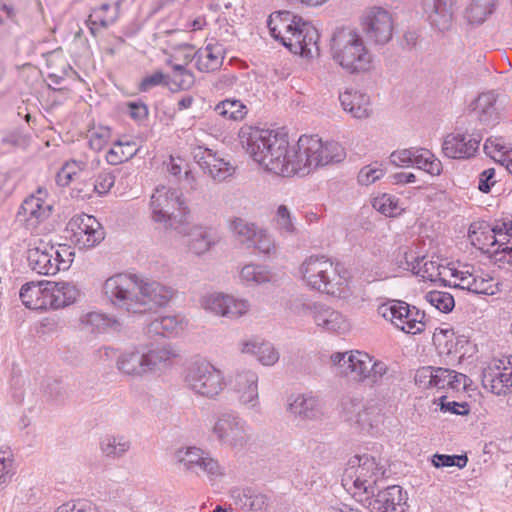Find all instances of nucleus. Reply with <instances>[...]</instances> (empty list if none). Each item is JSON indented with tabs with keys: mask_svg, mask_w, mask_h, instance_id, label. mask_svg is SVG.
Instances as JSON below:
<instances>
[{
	"mask_svg": "<svg viewBox=\"0 0 512 512\" xmlns=\"http://www.w3.org/2000/svg\"><path fill=\"white\" fill-rule=\"evenodd\" d=\"M498 95L494 91L481 93L474 102L478 120L487 127L496 126L501 120V109L497 105Z\"/></svg>",
	"mask_w": 512,
	"mask_h": 512,
	"instance_id": "nucleus-26",
	"label": "nucleus"
},
{
	"mask_svg": "<svg viewBox=\"0 0 512 512\" xmlns=\"http://www.w3.org/2000/svg\"><path fill=\"white\" fill-rule=\"evenodd\" d=\"M288 410L304 420H315L322 415V403L311 393L299 394L289 403Z\"/></svg>",
	"mask_w": 512,
	"mask_h": 512,
	"instance_id": "nucleus-30",
	"label": "nucleus"
},
{
	"mask_svg": "<svg viewBox=\"0 0 512 512\" xmlns=\"http://www.w3.org/2000/svg\"><path fill=\"white\" fill-rule=\"evenodd\" d=\"M344 158V148L338 142L324 143L316 135H303L295 144L289 145L284 177L305 176L320 166L338 163Z\"/></svg>",
	"mask_w": 512,
	"mask_h": 512,
	"instance_id": "nucleus-2",
	"label": "nucleus"
},
{
	"mask_svg": "<svg viewBox=\"0 0 512 512\" xmlns=\"http://www.w3.org/2000/svg\"><path fill=\"white\" fill-rule=\"evenodd\" d=\"M379 467L374 457L369 455L355 456L348 462L345 469L343 482H350L357 490L374 494V486L377 482Z\"/></svg>",
	"mask_w": 512,
	"mask_h": 512,
	"instance_id": "nucleus-13",
	"label": "nucleus"
},
{
	"mask_svg": "<svg viewBox=\"0 0 512 512\" xmlns=\"http://www.w3.org/2000/svg\"><path fill=\"white\" fill-rule=\"evenodd\" d=\"M168 63L171 64L173 69L170 82L181 90L189 89L195 81L193 73L186 69L184 65L172 64L171 61Z\"/></svg>",
	"mask_w": 512,
	"mask_h": 512,
	"instance_id": "nucleus-56",
	"label": "nucleus"
},
{
	"mask_svg": "<svg viewBox=\"0 0 512 512\" xmlns=\"http://www.w3.org/2000/svg\"><path fill=\"white\" fill-rule=\"evenodd\" d=\"M81 329L89 333H103L108 328L118 329L120 326L116 319L110 318L100 312H88L80 318Z\"/></svg>",
	"mask_w": 512,
	"mask_h": 512,
	"instance_id": "nucleus-42",
	"label": "nucleus"
},
{
	"mask_svg": "<svg viewBox=\"0 0 512 512\" xmlns=\"http://www.w3.org/2000/svg\"><path fill=\"white\" fill-rule=\"evenodd\" d=\"M331 56L349 74H363L373 69V54L358 31L351 27H340L333 32Z\"/></svg>",
	"mask_w": 512,
	"mask_h": 512,
	"instance_id": "nucleus-4",
	"label": "nucleus"
},
{
	"mask_svg": "<svg viewBox=\"0 0 512 512\" xmlns=\"http://www.w3.org/2000/svg\"><path fill=\"white\" fill-rule=\"evenodd\" d=\"M384 175V170L377 163L364 166L358 173L357 180L361 185L368 186L379 180Z\"/></svg>",
	"mask_w": 512,
	"mask_h": 512,
	"instance_id": "nucleus-59",
	"label": "nucleus"
},
{
	"mask_svg": "<svg viewBox=\"0 0 512 512\" xmlns=\"http://www.w3.org/2000/svg\"><path fill=\"white\" fill-rule=\"evenodd\" d=\"M130 448L131 442L124 435H106L100 441L102 454L110 459L123 457Z\"/></svg>",
	"mask_w": 512,
	"mask_h": 512,
	"instance_id": "nucleus-43",
	"label": "nucleus"
},
{
	"mask_svg": "<svg viewBox=\"0 0 512 512\" xmlns=\"http://www.w3.org/2000/svg\"><path fill=\"white\" fill-rule=\"evenodd\" d=\"M291 24L287 25L284 36L279 41L294 54L306 57H313L314 53L318 54L319 33L317 29L297 15Z\"/></svg>",
	"mask_w": 512,
	"mask_h": 512,
	"instance_id": "nucleus-11",
	"label": "nucleus"
},
{
	"mask_svg": "<svg viewBox=\"0 0 512 512\" xmlns=\"http://www.w3.org/2000/svg\"><path fill=\"white\" fill-rule=\"evenodd\" d=\"M184 380L191 391L209 399H214L225 387L222 372L206 360L192 362Z\"/></svg>",
	"mask_w": 512,
	"mask_h": 512,
	"instance_id": "nucleus-7",
	"label": "nucleus"
},
{
	"mask_svg": "<svg viewBox=\"0 0 512 512\" xmlns=\"http://www.w3.org/2000/svg\"><path fill=\"white\" fill-rule=\"evenodd\" d=\"M251 247H254L259 252L266 255L275 254L276 252L274 239L267 230L263 228H260L255 240H253V244H251Z\"/></svg>",
	"mask_w": 512,
	"mask_h": 512,
	"instance_id": "nucleus-58",
	"label": "nucleus"
},
{
	"mask_svg": "<svg viewBox=\"0 0 512 512\" xmlns=\"http://www.w3.org/2000/svg\"><path fill=\"white\" fill-rule=\"evenodd\" d=\"M111 138V130L108 127H99L91 132L89 146L94 151H101Z\"/></svg>",
	"mask_w": 512,
	"mask_h": 512,
	"instance_id": "nucleus-61",
	"label": "nucleus"
},
{
	"mask_svg": "<svg viewBox=\"0 0 512 512\" xmlns=\"http://www.w3.org/2000/svg\"><path fill=\"white\" fill-rule=\"evenodd\" d=\"M414 153H417L416 148H408L396 150L391 153L390 162L398 167L413 166Z\"/></svg>",
	"mask_w": 512,
	"mask_h": 512,
	"instance_id": "nucleus-62",
	"label": "nucleus"
},
{
	"mask_svg": "<svg viewBox=\"0 0 512 512\" xmlns=\"http://www.w3.org/2000/svg\"><path fill=\"white\" fill-rule=\"evenodd\" d=\"M73 257L74 252L69 245H53L42 240L27 250L29 267L40 275H55L69 269Z\"/></svg>",
	"mask_w": 512,
	"mask_h": 512,
	"instance_id": "nucleus-6",
	"label": "nucleus"
},
{
	"mask_svg": "<svg viewBox=\"0 0 512 512\" xmlns=\"http://www.w3.org/2000/svg\"><path fill=\"white\" fill-rule=\"evenodd\" d=\"M331 362L338 373L364 382L371 368L372 357L361 351L336 352L331 355Z\"/></svg>",
	"mask_w": 512,
	"mask_h": 512,
	"instance_id": "nucleus-21",
	"label": "nucleus"
},
{
	"mask_svg": "<svg viewBox=\"0 0 512 512\" xmlns=\"http://www.w3.org/2000/svg\"><path fill=\"white\" fill-rule=\"evenodd\" d=\"M230 383L242 407L254 412L260 411L258 375L255 371H238L230 380Z\"/></svg>",
	"mask_w": 512,
	"mask_h": 512,
	"instance_id": "nucleus-19",
	"label": "nucleus"
},
{
	"mask_svg": "<svg viewBox=\"0 0 512 512\" xmlns=\"http://www.w3.org/2000/svg\"><path fill=\"white\" fill-rule=\"evenodd\" d=\"M468 458L466 455H446L434 454L432 457V464L436 468L456 466L460 469L467 465Z\"/></svg>",
	"mask_w": 512,
	"mask_h": 512,
	"instance_id": "nucleus-57",
	"label": "nucleus"
},
{
	"mask_svg": "<svg viewBox=\"0 0 512 512\" xmlns=\"http://www.w3.org/2000/svg\"><path fill=\"white\" fill-rule=\"evenodd\" d=\"M377 312L385 320L407 334L416 335L425 330L424 311L404 301L389 300L379 305Z\"/></svg>",
	"mask_w": 512,
	"mask_h": 512,
	"instance_id": "nucleus-9",
	"label": "nucleus"
},
{
	"mask_svg": "<svg viewBox=\"0 0 512 512\" xmlns=\"http://www.w3.org/2000/svg\"><path fill=\"white\" fill-rule=\"evenodd\" d=\"M393 378L388 366L382 361L371 362V368L365 375V381L370 386L388 383Z\"/></svg>",
	"mask_w": 512,
	"mask_h": 512,
	"instance_id": "nucleus-54",
	"label": "nucleus"
},
{
	"mask_svg": "<svg viewBox=\"0 0 512 512\" xmlns=\"http://www.w3.org/2000/svg\"><path fill=\"white\" fill-rule=\"evenodd\" d=\"M275 220L279 230L285 233H293L295 231L294 224L291 220V215L285 205H280L277 208Z\"/></svg>",
	"mask_w": 512,
	"mask_h": 512,
	"instance_id": "nucleus-64",
	"label": "nucleus"
},
{
	"mask_svg": "<svg viewBox=\"0 0 512 512\" xmlns=\"http://www.w3.org/2000/svg\"><path fill=\"white\" fill-rule=\"evenodd\" d=\"M22 303L29 309L47 310L46 283L29 282L24 284L19 293Z\"/></svg>",
	"mask_w": 512,
	"mask_h": 512,
	"instance_id": "nucleus-38",
	"label": "nucleus"
},
{
	"mask_svg": "<svg viewBox=\"0 0 512 512\" xmlns=\"http://www.w3.org/2000/svg\"><path fill=\"white\" fill-rule=\"evenodd\" d=\"M342 406L347 421L354 422L362 428L373 427L372 415L377 412V408L366 407L361 400L356 398L343 402Z\"/></svg>",
	"mask_w": 512,
	"mask_h": 512,
	"instance_id": "nucleus-37",
	"label": "nucleus"
},
{
	"mask_svg": "<svg viewBox=\"0 0 512 512\" xmlns=\"http://www.w3.org/2000/svg\"><path fill=\"white\" fill-rule=\"evenodd\" d=\"M339 100L343 109L354 118H367L372 112L370 97L364 92L347 89L340 94Z\"/></svg>",
	"mask_w": 512,
	"mask_h": 512,
	"instance_id": "nucleus-28",
	"label": "nucleus"
},
{
	"mask_svg": "<svg viewBox=\"0 0 512 512\" xmlns=\"http://www.w3.org/2000/svg\"><path fill=\"white\" fill-rule=\"evenodd\" d=\"M186 323L179 315H167L151 321L146 327L149 336L159 335L169 337L179 334L184 330Z\"/></svg>",
	"mask_w": 512,
	"mask_h": 512,
	"instance_id": "nucleus-36",
	"label": "nucleus"
},
{
	"mask_svg": "<svg viewBox=\"0 0 512 512\" xmlns=\"http://www.w3.org/2000/svg\"><path fill=\"white\" fill-rule=\"evenodd\" d=\"M306 285L313 290L335 295L347 284L348 272L326 256H310L300 267Z\"/></svg>",
	"mask_w": 512,
	"mask_h": 512,
	"instance_id": "nucleus-5",
	"label": "nucleus"
},
{
	"mask_svg": "<svg viewBox=\"0 0 512 512\" xmlns=\"http://www.w3.org/2000/svg\"><path fill=\"white\" fill-rule=\"evenodd\" d=\"M238 349L242 354L250 355L256 354L257 349H262L263 352H268L267 356H262L260 358V363L265 366H272L279 359V353L271 343L262 341L255 337L241 340L238 343Z\"/></svg>",
	"mask_w": 512,
	"mask_h": 512,
	"instance_id": "nucleus-39",
	"label": "nucleus"
},
{
	"mask_svg": "<svg viewBox=\"0 0 512 512\" xmlns=\"http://www.w3.org/2000/svg\"><path fill=\"white\" fill-rule=\"evenodd\" d=\"M225 55V49L217 41L208 43L205 47L199 49L193 59L195 66L201 72H213L222 66Z\"/></svg>",
	"mask_w": 512,
	"mask_h": 512,
	"instance_id": "nucleus-29",
	"label": "nucleus"
},
{
	"mask_svg": "<svg viewBox=\"0 0 512 512\" xmlns=\"http://www.w3.org/2000/svg\"><path fill=\"white\" fill-rule=\"evenodd\" d=\"M183 205L184 201L177 189L158 186L150 200L152 218L155 222L165 223L166 227H172L171 216L175 209H182Z\"/></svg>",
	"mask_w": 512,
	"mask_h": 512,
	"instance_id": "nucleus-17",
	"label": "nucleus"
},
{
	"mask_svg": "<svg viewBox=\"0 0 512 512\" xmlns=\"http://www.w3.org/2000/svg\"><path fill=\"white\" fill-rule=\"evenodd\" d=\"M436 367L424 366L419 368L415 374V383L424 389L434 387Z\"/></svg>",
	"mask_w": 512,
	"mask_h": 512,
	"instance_id": "nucleus-63",
	"label": "nucleus"
},
{
	"mask_svg": "<svg viewBox=\"0 0 512 512\" xmlns=\"http://www.w3.org/2000/svg\"><path fill=\"white\" fill-rule=\"evenodd\" d=\"M137 152L138 147L135 142L118 140L107 152L106 160L111 165H118L134 157Z\"/></svg>",
	"mask_w": 512,
	"mask_h": 512,
	"instance_id": "nucleus-47",
	"label": "nucleus"
},
{
	"mask_svg": "<svg viewBox=\"0 0 512 512\" xmlns=\"http://www.w3.org/2000/svg\"><path fill=\"white\" fill-rule=\"evenodd\" d=\"M293 19H296V15L290 11L272 13L267 20L271 36L279 41L284 36V30L287 28V25H292Z\"/></svg>",
	"mask_w": 512,
	"mask_h": 512,
	"instance_id": "nucleus-50",
	"label": "nucleus"
},
{
	"mask_svg": "<svg viewBox=\"0 0 512 512\" xmlns=\"http://www.w3.org/2000/svg\"><path fill=\"white\" fill-rule=\"evenodd\" d=\"M142 352L147 374L171 366L174 359L179 356L177 350L170 345L142 349Z\"/></svg>",
	"mask_w": 512,
	"mask_h": 512,
	"instance_id": "nucleus-31",
	"label": "nucleus"
},
{
	"mask_svg": "<svg viewBox=\"0 0 512 512\" xmlns=\"http://www.w3.org/2000/svg\"><path fill=\"white\" fill-rule=\"evenodd\" d=\"M52 211L53 204L49 201L48 190L39 187L23 200L16 214V222L26 230L36 232L51 216Z\"/></svg>",
	"mask_w": 512,
	"mask_h": 512,
	"instance_id": "nucleus-12",
	"label": "nucleus"
},
{
	"mask_svg": "<svg viewBox=\"0 0 512 512\" xmlns=\"http://www.w3.org/2000/svg\"><path fill=\"white\" fill-rule=\"evenodd\" d=\"M410 267V271L423 280H429L431 282L440 281L443 285L447 286L446 280L441 278V266L437 262L425 258L420 264Z\"/></svg>",
	"mask_w": 512,
	"mask_h": 512,
	"instance_id": "nucleus-52",
	"label": "nucleus"
},
{
	"mask_svg": "<svg viewBox=\"0 0 512 512\" xmlns=\"http://www.w3.org/2000/svg\"><path fill=\"white\" fill-rule=\"evenodd\" d=\"M483 149L485 153L492 158H495L494 153H500L503 158L512 149L502 137H489L486 139Z\"/></svg>",
	"mask_w": 512,
	"mask_h": 512,
	"instance_id": "nucleus-60",
	"label": "nucleus"
},
{
	"mask_svg": "<svg viewBox=\"0 0 512 512\" xmlns=\"http://www.w3.org/2000/svg\"><path fill=\"white\" fill-rule=\"evenodd\" d=\"M477 224H471L469 228V238L473 245H476V242L481 243L483 245L487 244L486 242H490L491 245H498L497 251L501 250L500 243H508V245H512V221L510 222H502L501 224H497L494 228H492L485 236V242L481 241V238L476 231Z\"/></svg>",
	"mask_w": 512,
	"mask_h": 512,
	"instance_id": "nucleus-33",
	"label": "nucleus"
},
{
	"mask_svg": "<svg viewBox=\"0 0 512 512\" xmlns=\"http://www.w3.org/2000/svg\"><path fill=\"white\" fill-rule=\"evenodd\" d=\"M212 433L221 445L237 451L242 450L251 439L249 424L235 411L219 413Z\"/></svg>",
	"mask_w": 512,
	"mask_h": 512,
	"instance_id": "nucleus-8",
	"label": "nucleus"
},
{
	"mask_svg": "<svg viewBox=\"0 0 512 512\" xmlns=\"http://www.w3.org/2000/svg\"><path fill=\"white\" fill-rule=\"evenodd\" d=\"M425 299L443 313L451 312L455 306L454 297L450 293L444 291H430L426 294Z\"/></svg>",
	"mask_w": 512,
	"mask_h": 512,
	"instance_id": "nucleus-55",
	"label": "nucleus"
},
{
	"mask_svg": "<svg viewBox=\"0 0 512 512\" xmlns=\"http://www.w3.org/2000/svg\"><path fill=\"white\" fill-rule=\"evenodd\" d=\"M497 0H469L464 17L470 24H482L496 7Z\"/></svg>",
	"mask_w": 512,
	"mask_h": 512,
	"instance_id": "nucleus-44",
	"label": "nucleus"
},
{
	"mask_svg": "<svg viewBox=\"0 0 512 512\" xmlns=\"http://www.w3.org/2000/svg\"><path fill=\"white\" fill-rule=\"evenodd\" d=\"M188 236V248L197 256L208 252L219 241V238L213 233L211 228L202 226L191 227Z\"/></svg>",
	"mask_w": 512,
	"mask_h": 512,
	"instance_id": "nucleus-35",
	"label": "nucleus"
},
{
	"mask_svg": "<svg viewBox=\"0 0 512 512\" xmlns=\"http://www.w3.org/2000/svg\"><path fill=\"white\" fill-rule=\"evenodd\" d=\"M116 366L127 376L139 378L147 374L142 349L134 348L124 351L118 356Z\"/></svg>",
	"mask_w": 512,
	"mask_h": 512,
	"instance_id": "nucleus-34",
	"label": "nucleus"
},
{
	"mask_svg": "<svg viewBox=\"0 0 512 512\" xmlns=\"http://www.w3.org/2000/svg\"><path fill=\"white\" fill-rule=\"evenodd\" d=\"M361 25L367 38L377 45H384L392 39V15L382 7L367 8L362 14Z\"/></svg>",
	"mask_w": 512,
	"mask_h": 512,
	"instance_id": "nucleus-14",
	"label": "nucleus"
},
{
	"mask_svg": "<svg viewBox=\"0 0 512 512\" xmlns=\"http://www.w3.org/2000/svg\"><path fill=\"white\" fill-rule=\"evenodd\" d=\"M312 318L325 331L342 333L349 329L347 319L340 312L325 305H314Z\"/></svg>",
	"mask_w": 512,
	"mask_h": 512,
	"instance_id": "nucleus-27",
	"label": "nucleus"
},
{
	"mask_svg": "<svg viewBox=\"0 0 512 512\" xmlns=\"http://www.w3.org/2000/svg\"><path fill=\"white\" fill-rule=\"evenodd\" d=\"M202 308L216 316L237 319L246 314L250 304L245 299H236L231 295L210 293L201 298Z\"/></svg>",
	"mask_w": 512,
	"mask_h": 512,
	"instance_id": "nucleus-18",
	"label": "nucleus"
},
{
	"mask_svg": "<svg viewBox=\"0 0 512 512\" xmlns=\"http://www.w3.org/2000/svg\"><path fill=\"white\" fill-rule=\"evenodd\" d=\"M482 385L495 395H506L512 387V355L496 360L485 368Z\"/></svg>",
	"mask_w": 512,
	"mask_h": 512,
	"instance_id": "nucleus-20",
	"label": "nucleus"
},
{
	"mask_svg": "<svg viewBox=\"0 0 512 512\" xmlns=\"http://www.w3.org/2000/svg\"><path fill=\"white\" fill-rule=\"evenodd\" d=\"M457 0H422V8L430 25L444 32L453 25Z\"/></svg>",
	"mask_w": 512,
	"mask_h": 512,
	"instance_id": "nucleus-23",
	"label": "nucleus"
},
{
	"mask_svg": "<svg viewBox=\"0 0 512 512\" xmlns=\"http://www.w3.org/2000/svg\"><path fill=\"white\" fill-rule=\"evenodd\" d=\"M468 381L469 378L465 374L448 368L436 367L434 387L437 389L460 391L466 388Z\"/></svg>",
	"mask_w": 512,
	"mask_h": 512,
	"instance_id": "nucleus-41",
	"label": "nucleus"
},
{
	"mask_svg": "<svg viewBox=\"0 0 512 512\" xmlns=\"http://www.w3.org/2000/svg\"><path fill=\"white\" fill-rule=\"evenodd\" d=\"M179 469L191 475L216 479L224 475V467L211 454L195 446L182 447L175 452Z\"/></svg>",
	"mask_w": 512,
	"mask_h": 512,
	"instance_id": "nucleus-10",
	"label": "nucleus"
},
{
	"mask_svg": "<svg viewBox=\"0 0 512 512\" xmlns=\"http://www.w3.org/2000/svg\"><path fill=\"white\" fill-rule=\"evenodd\" d=\"M69 226L72 231V241L79 249L94 248L105 238L102 225L91 215L76 216L69 222Z\"/></svg>",
	"mask_w": 512,
	"mask_h": 512,
	"instance_id": "nucleus-16",
	"label": "nucleus"
},
{
	"mask_svg": "<svg viewBox=\"0 0 512 512\" xmlns=\"http://www.w3.org/2000/svg\"><path fill=\"white\" fill-rule=\"evenodd\" d=\"M214 111L218 115L234 121L242 120L247 114L246 106L237 99L221 101L215 106Z\"/></svg>",
	"mask_w": 512,
	"mask_h": 512,
	"instance_id": "nucleus-51",
	"label": "nucleus"
},
{
	"mask_svg": "<svg viewBox=\"0 0 512 512\" xmlns=\"http://www.w3.org/2000/svg\"><path fill=\"white\" fill-rule=\"evenodd\" d=\"M272 274L268 266L247 264L240 271V279L246 285H260L271 280Z\"/></svg>",
	"mask_w": 512,
	"mask_h": 512,
	"instance_id": "nucleus-48",
	"label": "nucleus"
},
{
	"mask_svg": "<svg viewBox=\"0 0 512 512\" xmlns=\"http://www.w3.org/2000/svg\"><path fill=\"white\" fill-rule=\"evenodd\" d=\"M228 226L230 231L248 248L253 244V240H255V237L261 228L255 223L248 222L241 217H233L229 219Z\"/></svg>",
	"mask_w": 512,
	"mask_h": 512,
	"instance_id": "nucleus-45",
	"label": "nucleus"
},
{
	"mask_svg": "<svg viewBox=\"0 0 512 512\" xmlns=\"http://www.w3.org/2000/svg\"><path fill=\"white\" fill-rule=\"evenodd\" d=\"M407 493L399 485H391L373 494L369 502L371 512H406Z\"/></svg>",
	"mask_w": 512,
	"mask_h": 512,
	"instance_id": "nucleus-22",
	"label": "nucleus"
},
{
	"mask_svg": "<svg viewBox=\"0 0 512 512\" xmlns=\"http://www.w3.org/2000/svg\"><path fill=\"white\" fill-rule=\"evenodd\" d=\"M239 139L254 161L267 171L284 177L290 145L285 135L272 130L245 126L239 131Z\"/></svg>",
	"mask_w": 512,
	"mask_h": 512,
	"instance_id": "nucleus-3",
	"label": "nucleus"
},
{
	"mask_svg": "<svg viewBox=\"0 0 512 512\" xmlns=\"http://www.w3.org/2000/svg\"><path fill=\"white\" fill-rule=\"evenodd\" d=\"M481 137L462 133L448 134L442 144L445 156L451 159H468L473 157L479 149Z\"/></svg>",
	"mask_w": 512,
	"mask_h": 512,
	"instance_id": "nucleus-24",
	"label": "nucleus"
},
{
	"mask_svg": "<svg viewBox=\"0 0 512 512\" xmlns=\"http://www.w3.org/2000/svg\"><path fill=\"white\" fill-rule=\"evenodd\" d=\"M372 206L388 217H395L402 211V208L399 206V199L387 193L375 197L372 201Z\"/></svg>",
	"mask_w": 512,
	"mask_h": 512,
	"instance_id": "nucleus-53",
	"label": "nucleus"
},
{
	"mask_svg": "<svg viewBox=\"0 0 512 512\" xmlns=\"http://www.w3.org/2000/svg\"><path fill=\"white\" fill-rule=\"evenodd\" d=\"M103 292L114 307L130 314L151 312L167 305L173 297L170 287L127 273H118L106 279Z\"/></svg>",
	"mask_w": 512,
	"mask_h": 512,
	"instance_id": "nucleus-1",
	"label": "nucleus"
},
{
	"mask_svg": "<svg viewBox=\"0 0 512 512\" xmlns=\"http://www.w3.org/2000/svg\"><path fill=\"white\" fill-rule=\"evenodd\" d=\"M414 153L413 166L421 169L430 175H439L442 171V163L429 150L416 148Z\"/></svg>",
	"mask_w": 512,
	"mask_h": 512,
	"instance_id": "nucleus-49",
	"label": "nucleus"
},
{
	"mask_svg": "<svg viewBox=\"0 0 512 512\" xmlns=\"http://www.w3.org/2000/svg\"><path fill=\"white\" fill-rule=\"evenodd\" d=\"M79 290L67 282H46L47 309H60L73 304Z\"/></svg>",
	"mask_w": 512,
	"mask_h": 512,
	"instance_id": "nucleus-25",
	"label": "nucleus"
},
{
	"mask_svg": "<svg viewBox=\"0 0 512 512\" xmlns=\"http://www.w3.org/2000/svg\"><path fill=\"white\" fill-rule=\"evenodd\" d=\"M116 19L117 10L112 8L109 4L104 3L91 11L86 24L90 33L96 37L100 29L109 27Z\"/></svg>",
	"mask_w": 512,
	"mask_h": 512,
	"instance_id": "nucleus-40",
	"label": "nucleus"
},
{
	"mask_svg": "<svg viewBox=\"0 0 512 512\" xmlns=\"http://www.w3.org/2000/svg\"><path fill=\"white\" fill-rule=\"evenodd\" d=\"M204 163L206 164L204 173H207L218 182H222L231 177L236 170V167L232 163L218 157L216 153H214L212 157H209L208 161Z\"/></svg>",
	"mask_w": 512,
	"mask_h": 512,
	"instance_id": "nucleus-46",
	"label": "nucleus"
},
{
	"mask_svg": "<svg viewBox=\"0 0 512 512\" xmlns=\"http://www.w3.org/2000/svg\"><path fill=\"white\" fill-rule=\"evenodd\" d=\"M236 505L253 512H264L271 504L270 497L253 488H244L233 492Z\"/></svg>",
	"mask_w": 512,
	"mask_h": 512,
	"instance_id": "nucleus-32",
	"label": "nucleus"
},
{
	"mask_svg": "<svg viewBox=\"0 0 512 512\" xmlns=\"http://www.w3.org/2000/svg\"><path fill=\"white\" fill-rule=\"evenodd\" d=\"M452 277L454 281L447 282L448 286L473 294L493 295L498 290L493 277L472 266L466 265L460 270H453Z\"/></svg>",
	"mask_w": 512,
	"mask_h": 512,
	"instance_id": "nucleus-15",
	"label": "nucleus"
}]
</instances>
